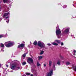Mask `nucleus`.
<instances>
[{
    "label": "nucleus",
    "instance_id": "1",
    "mask_svg": "<svg viewBox=\"0 0 76 76\" xmlns=\"http://www.w3.org/2000/svg\"><path fill=\"white\" fill-rule=\"evenodd\" d=\"M58 29V26H57L56 27V35L58 38H60V37L61 36V31L59 29Z\"/></svg>",
    "mask_w": 76,
    "mask_h": 76
},
{
    "label": "nucleus",
    "instance_id": "2",
    "mask_svg": "<svg viewBox=\"0 0 76 76\" xmlns=\"http://www.w3.org/2000/svg\"><path fill=\"white\" fill-rule=\"evenodd\" d=\"M10 68L12 70H18L20 69V67H18L16 66L15 64H12Z\"/></svg>",
    "mask_w": 76,
    "mask_h": 76
},
{
    "label": "nucleus",
    "instance_id": "3",
    "mask_svg": "<svg viewBox=\"0 0 76 76\" xmlns=\"http://www.w3.org/2000/svg\"><path fill=\"white\" fill-rule=\"evenodd\" d=\"M9 42H6L5 43V45L6 47H10L11 46H12L13 45V43H9Z\"/></svg>",
    "mask_w": 76,
    "mask_h": 76
},
{
    "label": "nucleus",
    "instance_id": "4",
    "mask_svg": "<svg viewBox=\"0 0 76 76\" xmlns=\"http://www.w3.org/2000/svg\"><path fill=\"white\" fill-rule=\"evenodd\" d=\"M37 45L39 47H40L41 48H44L45 45L43 43H41L40 41H39L38 42Z\"/></svg>",
    "mask_w": 76,
    "mask_h": 76
},
{
    "label": "nucleus",
    "instance_id": "5",
    "mask_svg": "<svg viewBox=\"0 0 76 76\" xmlns=\"http://www.w3.org/2000/svg\"><path fill=\"white\" fill-rule=\"evenodd\" d=\"M27 61L29 63V64H31V63H32L34 62V60L32 58H28V59H27Z\"/></svg>",
    "mask_w": 76,
    "mask_h": 76
},
{
    "label": "nucleus",
    "instance_id": "6",
    "mask_svg": "<svg viewBox=\"0 0 76 76\" xmlns=\"http://www.w3.org/2000/svg\"><path fill=\"white\" fill-rule=\"evenodd\" d=\"M53 70H52L50 72H48L46 76H51V75H53Z\"/></svg>",
    "mask_w": 76,
    "mask_h": 76
},
{
    "label": "nucleus",
    "instance_id": "7",
    "mask_svg": "<svg viewBox=\"0 0 76 76\" xmlns=\"http://www.w3.org/2000/svg\"><path fill=\"white\" fill-rule=\"evenodd\" d=\"M24 46L25 44H21L18 46V48H23V47H24Z\"/></svg>",
    "mask_w": 76,
    "mask_h": 76
},
{
    "label": "nucleus",
    "instance_id": "8",
    "mask_svg": "<svg viewBox=\"0 0 76 76\" xmlns=\"http://www.w3.org/2000/svg\"><path fill=\"white\" fill-rule=\"evenodd\" d=\"M67 32H69V28L66 29L64 31V34H66Z\"/></svg>",
    "mask_w": 76,
    "mask_h": 76
},
{
    "label": "nucleus",
    "instance_id": "9",
    "mask_svg": "<svg viewBox=\"0 0 76 76\" xmlns=\"http://www.w3.org/2000/svg\"><path fill=\"white\" fill-rule=\"evenodd\" d=\"M52 64V61H49V67H51V66Z\"/></svg>",
    "mask_w": 76,
    "mask_h": 76
},
{
    "label": "nucleus",
    "instance_id": "10",
    "mask_svg": "<svg viewBox=\"0 0 76 76\" xmlns=\"http://www.w3.org/2000/svg\"><path fill=\"white\" fill-rule=\"evenodd\" d=\"M52 44L53 45H56V46L58 45L57 44V43L56 42H52Z\"/></svg>",
    "mask_w": 76,
    "mask_h": 76
},
{
    "label": "nucleus",
    "instance_id": "11",
    "mask_svg": "<svg viewBox=\"0 0 76 76\" xmlns=\"http://www.w3.org/2000/svg\"><path fill=\"white\" fill-rule=\"evenodd\" d=\"M55 42H57V43H58V44H60V43L61 42L60 40H55Z\"/></svg>",
    "mask_w": 76,
    "mask_h": 76
},
{
    "label": "nucleus",
    "instance_id": "12",
    "mask_svg": "<svg viewBox=\"0 0 76 76\" xmlns=\"http://www.w3.org/2000/svg\"><path fill=\"white\" fill-rule=\"evenodd\" d=\"M60 60H58L57 61V64L58 66H60Z\"/></svg>",
    "mask_w": 76,
    "mask_h": 76
},
{
    "label": "nucleus",
    "instance_id": "13",
    "mask_svg": "<svg viewBox=\"0 0 76 76\" xmlns=\"http://www.w3.org/2000/svg\"><path fill=\"white\" fill-rule=\"evenodd\" d=\"M9 13H5L4 14V16L5 17L7 16H8V15H9Z\"/></svg>",
    "mask_w": 76,
    "mask_h": 76
},
{
    "label": "nucleus",
    "instance_id": "14",
    "mask_svg": "<svg viewBox=\"0 0 76 76\" xmlns=\"http://www.w3.org/2000/svg\"><path fill=\"white\" fill-rule=\"evenodd\" d=\"M1 47H4V45L2 43H1L0 44Z\"/></svg>",
    "mask_w": 76,
    "mask_h": 76
},
{
    "label": "nucleus",
    "instance_id": "15",
    "mask_svg": "<svg viewBox=\"0 0 76 76\" xmlns=\"http://www.w3.org/2000/svg\"><path fill=\"white\" fill-rule=\"evenodd\" d=\"M44 53V51L42 50L41 51V52L40 53V54L41 55L42 54Z\"/></svg>",
    "mask_w": 76,
    "mask_h": 76
},
{
    "label": "nucleus",
    "instance_id": "16",
    "mask_svg": "<svg viewBox=\"0 0 76 76\" xmlns=\"http://www.w3.org/2000/svg\"><path fill=\"white\" fill-rule=\"evenodd\" d=\"M33 44H34L35 45H36L37 44V42H34Z\"/></svg>",
    "mask_w": 76,
    "mask_h": 76
},
{
    "label": "nucleus",
    "instance_id": "17",
    "mask_svg": "<svg viewBox=\"0 0 76 76\" xmlns=\"http://www.w3.org/2000/svg\"><path fill=\"white\" fill-rule=\"evenodd\" d=\"M4 2L5 3H7L8 1V0H3Z\"/></svg>",
    "mask_w": 76,
    "mask_h": 76
},
{
    "label": "nucleus",
    "instance_id": "18",
    "mask_svg": "<svg viewBox=\"0 0 76 76\" xmlns=\"http://www.w3.org/2000/svg\"><path fill=\"white\" fill-rule=\"evenodd\" d=\"M66 65H69V64H70V63L69 62H66Z\"/></svg>",
    "mask_w": 76,
    "mask_h": 76
},
{
    "label": "nucleus",
    "instance_id": "19",
    "mask_svg": "<svg viewBox=\"0 0 76 76\" xmlns=\"http://www.w3.org/2000/svg\"><path fill=\"white\" fill-rule=\"evenodd\" d=\"M26 54H27V53H26L24 54L23 55V57H26Z\"/></svg>",
    "mask_w": 76,
    "mask_h": 76
},
{
    "label": "nucleus",
    "instance_id": "20",
    "mask_svg": "<svg viewBox=\"0 0 76 76\" xmlns=\"http://www.w3.org/2000/svg\"><path fill=\"white\" fill-rule=\"evenodd\" d=\"M42 58V57L41 56L39 57V60H41Z\"/></svg>",
    "mask_w": 76,
    "mask_h": 76
},
{
    "label": "nucleus",
    "instance_id": "21",
    "mask_svg": "<svg viewBox=\"0 0 76 76\" xmlns=\"http://www.w3.org/2000/svg\"><path fill=\"white\" fill-rule=\"evenodd\" d=\"M37 66H41V64H39V63H37Z\"/></svg>",
    "mask_w": 76,
    "mask_h": 76
},
{
    "label": "nucleus",
    "instance_id": "22",
    "mask_svg": "<svg viewBox=\"0 0 76 76\" xmlns=\"http://www.w3.org/2000/svg\"><path fill=\"white\" fill-rule=\"evenodd\" d=\"M26 74L27 75H31V73H26Z\"/></svg>",
    "mask_w": 76,
    "mask_h": 76
},
{
    "label": "nucleus",
    "instance_id": "23",
    "mask_svg": "<svg viewBox=\"0 0 76 76\" xmlns=\"http://www.w3.org/2000/svg\"><path fill=\"white\" fill-rule=\"evenodd\" d=\"M26 64V62H23V65H25V64Z\"/></svg>",
    "mask_w": 76,
    "mask_h": 76
},
{
    "label": "nucleus",
    "instance_id": "24",
    "mask_svg": "<svg viewBox=\"0 0 76 76\" xmlns=\"http://www.w3.org/2000/svg\"><path fill=\"white\" fill-rule=\"evenodd\" d=\"M49 46H50V45H51V44L50 43H48L47 44Z\"/></svg>",
    "mask_w": 76,
    "mask_h": 76
},
{
    "label": "nucleus",
    "instance_id": "25",
    "mask_svg": "<svg viewBox=\"0 0 76 76\" xmlns=\"http://www.w3.org/2000/svg\"><path fill=\"white\" fill-rule=\"evenodd\" d=\"M64 45V43L63 42L61 43V45Z\"/></svg>",
    "mask_w": 76,
    "mask_h": 76
},
{
    "label": "nucleus",
    "instance_id": "26",
    "mask_svg": "<svg viewBox=\"0 0 76 76\" xmlns=\"http://www.w3.org/2000/svg\"><path fill=\"white\" fill-rule=\"evenodd\" d=\"M74 53H75L74 55H75V53H76V51L75 50L73 51Z\"/></svg>",
    "mask_w": 76,
    "mask_h": 76
},
{
    "label": "nucleus",
    "instance_id": "27",
    "mask_svg": "<svg viewBox=\"0 0 76 76\" xmlns=\"http://www.w3.org/2000/svg\"><path fill=\"white\" fill-rule=\"evenodd\" d=\"M3 37V35H0V38H1Z\"/></svg>",
    "mask_w": 76,
    "mask_h": 76
},
{
    "label": "nucleus",
    "instance_id": "28",
    "mask_svg": "<svg viewBox=\"0 0 76 76\" xmlns=\"http://www.w3.org/2000/svg\"><path fill=\"white\" fill-rule=\"evenodd\" d=\"M74 70L75 71H76V66H75V68Z\"/></svg>",
    "mask_w": 76,
    "mask_h": 76
},
{
    "label": "nucleus",
    "instance_id": "29",
    "mask_svg": "<svg viewBox=\"0 0 76 76\" xmlns=\"http://www.w3.org/2000/svg\"><path fill=\"white\" fill-rule=\"evenodd\" d=\"M44 67H46V64H44Z\"/></svg>",
    "mask_w": 76,
    "mask_h": 76
},
{
    "label": "nucleus",
    "instance_id": "30",
    "mask_svg": "<svg viewBox=\"0 0 76 76\" xmlns=\"http://www.w3.org/2000/svg\"><path fill=\"white\" fill-rule=\"evenodd\" d=\"M9 18V16H8L6 17V19H7V18Z\"/></svg>",
    "mask_w": 76,
    "mask_h": 76
},
{
    "label": "nucleus",
    "instance_id": "31",
    "mask_svg": "<svg viewBox=\"0 0 76 76\" xmlns=\"http://www.w3.org/2000/svg\"><path fill=\"white\" fill-rule=\"evenodd\" d=\"M6 66L7 67H8L9 66L8 65H6Z\"/></svg>",
    "mask_w": 76,
    "mask_h": 76
},
{
    "label": "nucleus",
    "instance_id": "32",
    "mask_svg": "<svg viewBox=\"0 0 76 76\" xmlns=\"http://www.w3.org/2000/svg\"><path fill=\"white\" fill-rule=\"evenodd\" d=\"M9 20H8V21L7 22V23H9Z\"/></svg>",
    "mask_w": 76,
    "mask_h": 76
},
{
    "label": "nucleus",
    "instance_id": "33",
    "mask_svg": "<svg viewBox=\"0 0 76 76\" xmlns=\"http://www.w3.org/2000/svg\"><path fill=\"white\" fill-rule=\"evenodd\" d=\"M1 64H0V67H1Z\"/></svg>",
    "mask_w": 76,
    "mask_h": 76
},
{
    "label": "nucleus",
    "instance_id": "34",
    "mask_svg": "<svg viewBox=\"0 0 76 76\" xmlns=\"http://www.w3.org/2000/svg\"><path fill=\"white\" fill-rule=\"evenodd\" d=\"M31 76H34V75H31Z\"/></svg>",
    "mask_w": 76,
    "mask_h": 76
},
{
    "label": "nucleus",
    "instance_id": "35",
    "mask_svg": "<svg viewBox=\"0 0 76 76\" xmlns=\"http://www.w3.org/2000/svg\"><path fill=\"white\" fill-rule=\"evenodd\" d=\"M53 66H54V67H55V65H53Z\"/></svg>",
    "mask_w": 76,
    "mask_h": 76
},
{
    "label": "nucleus",
    "instance_id": "36",
    "mask_svg": "<svg viewBox=\"0 0 76 76\" xmlns=\"http://www.w3.org/2000/svg\"><path fill=\"white\" fill-rule=\"evenodd\" d=\"M1 3V2L0 1V4Z\"/></svg>",
    "mask_w": 76,
    "mask_h": 76
},
{
    "label": "nucleus",
    "instance_id": "37",
    "mask_svg": "<svg viewBox=\"0 0 76 76\" xmlns=\"http://www.w3.org/2000/svg\"><path fill=\"white\" fill-rule=\"evenodd\" d=\"M6 22H7V21H6Z\"/></svg>",
    "mask_w": 76,
    "mask_h": 76
}]
</instances>
